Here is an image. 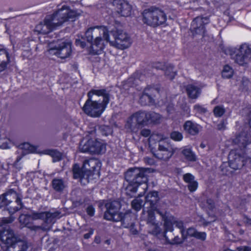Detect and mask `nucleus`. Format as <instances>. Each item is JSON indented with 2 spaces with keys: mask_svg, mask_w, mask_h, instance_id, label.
<instances>
[{
  "mask_svg": "<svg viewBox=\"0 0 251 251\" xmlns=\"http://www.w3.org/2000/svg\"><path fill=\"white\" fill-rule=\"evenodd\" d=\"M100 128L101 133L105 136H107L109 134H111L112 132L111 128L107 126H101Z\"/></svg>",
  "mask_w": 251,
  "mask_h": 251,
  "instance_id": "4c0bfd02",
  "label": "nucleus"
},
{
  "mask_svg": "<svg viewBox=\"0 0 251 251\" xmlns=\"http://www.w3.org/2000/svg\"><path fill=\"white\" fill-rule=\"evenodd\" d=\"M228 159L229 167L234 170H237L245 165L247 160H250V158L245 159L244 156L239 154L237 150H232L229 154Z\"/></svg>",
  "mask_w": 251,
  "mask_h": 251,
  "instance_id": "dca6fc26",
  "label": "nucleus"
},
{
  "mask_svg": "<svg viewBox=\"0 0 251 251\" xmlns=\"http://www.w3.org/2000/svg\"><path fill=\"white\" fill-rule=\"evenodd\" d=\"M143 196V194H140L139 196L133 200L131 202L132 208L137 211H139L143 206V201L140 198Z\"/></svg>",
  "mask_w": 251,
  "mask_h": 251,
  "instance_id": "cd10ccee",
  "label": "nucleus"
},
{
  "mask_svg": "<svg viewBox=\"0 0 251 251\" xmlns=\"http://www.w3.org/2000/svg\"><path fill=\"white\" fill-rule=\"evenodd\" d=\"M145 160L148 163H149L150 165H152V164H154V161L151 159H150V158L147 157V158H145Z\"/></svg>",
  "mask_w": 251,
  "mask_h": 251,
  "instance_id": "09e8293b",
  "label": "nucleus"
},
{
  "mask_svg": "<svg viewBox=\"0 0 251 251\" xmlns=\"http://www.w3.org/2000/svg\"><path fill=\"white\" fill-rule=\"evenodd\" d=\"M50 155L52 157V160L53 162L59 161L62 156L61 153L56 151H50Z\"/></svg>",
  "mask_w": 251,
  "mask_h": 251,
  "instance_id": "c9c22d12",
  "label": "nucleus"
},
{
  "mask_svg": "<svg viewBox=\"0 0 251 251\" xmlns=\"http://www.w3.org/2000/svg\"><path fill=\"white\" fill-rule=\"evenodd\" d=\"M13 200L19 206H16L9 209L10 213H13L17 211L21 207V200L20 195L13 189L9 190L4 195L0 196V207L8 205Z\"/></svg>",
  "mask_w": 251,
  "mask_h": 251,
  "instance_id": "4468645a",
  "label": "nucleus"
},
{
  "mask_svg": "<svg viewBox=\"0 0 251 251\" xmlns=\"http://www.w3.org/2000/svg\"><path fill=\"white\" fill-rule=\"evenodd\" d=\"M115 41L109 40L108 28L104 26H97L90 27L85 32V38L91 43V53L101 54L109 42L112 46L124 50L130 46L132 41L130 37L123 30H118L114 34Z\"/></svg>",
  "mask_w": 251,
  "mask_h": 251,
  "instance_id": "f257e3e1",
  "label": "nucleus"
},
{
  "mask_svg": "<svg viewBox=\"0 0 251 251\" xmlns=\"http://www.w3.org/2000/svg\"><path fill=\"white\" fill-rule=\"evenodd\" d=\"M237 251H251V249L247 247H242L238 248L237 249ZM225 251H236L231 249H227Z\"/></svg>",
  "mask_w": 251,
  "mask_h": 251,
  "instance_id": "37998d69",
  "label": "nucleus"
},
{
  "mask_svg": "<svg viewBox=\"0 0 251 251\" xmlns=\"http://www.w3.org/2000/svg\"><path fill=\"white\" fill-rule=\"evenodd\" d=\"M48 55L50 57L53 56L61 59L69 57L72 53V44L69 41H58L55 43L50 45Z\"/></svg>",
  "mask_w": 251,
  "mask_h": 251,
  "instance_id": "0eeeda50",
  "label": "nucleus"
},
{
  "mask_svg": "<svg viewBox=\"0 0 251 251\" xmlns=\"http://www.w3.org/2000/svg\"><path fill=\"white\" fill-rule=\"evenodd\" d=\"M194 109L196 112L199 113H204L206 111V108L202 105L200 104H196L194 106Z\"/></svg>",
  "mask_w": 251,
  "mask_h": 251,
  "instance_id": "a19ab883",
  "label": "nucleus"
},
{
  "mask_svg": "<svg viewBox=\"0 0 251 251\" xmlns=\"http://www.w3.org/2000/svg\"><path fill=\"white\" fill-rule=\"evenodd\" d=\"M159 200L158 193L156 191L149 193L146 197V203H150V209L146 211L144 210L142 213V219L151 224L154 228L151 232L153 234L157 235L160 231V228L155 221L154 211H156L161 216L164 214L163 212L159 210L155 206L156 203Z\"/></svg>",
  "mask_w": 251,
  "mask_h": 251,
  "instance_id": "20e7f679",
  "label": "nucleus"
},
{
  "mask_svg": "<svg viewBox=\"0 0 251 251\" xmlns=\"http://www.w3.org/2000/svg\"><path fill=\"white\" fill-rule=\"evenodd\" d=\"M108 104L102 102L93 101L88 99L83 107V111L88 115L92 117H98L105 110Z\"/></svg>",
  "mask_w": 251,
  "mask_h": 251,
  "instance_id": "ddd939ff",
  "label": "nucleus"
},
{
  "mask_svg": "<svg viewBox=\"0 0 251 251\" xmlns=\"http://www.w3.org/2000/svg\"><path fill=\"white\" fill-rule=\"evenodd\" d=\"M113 5L116 7V10L121 16L128 17L132 13L131 6L125 0H114Z\"/></svg>",
  "mask_w": 251,
  "mask_h": 251,
  "instance_id": "6ab92c4d",
  "label": "nucleus"
},
{
  "mask_svg": "<svg viewBox=\"0 0 251 251\" xmlns=\"http://www.w3.org/2000/svg\"><path fill=\"white\" fill-rule=\"evenodd\" d=\"M200 147L203 149L205 147V145L203 143H201L200 145Z\"/></svg>",
  "mask_w": 251,
  "mask_h": 251,
  "instance_id": "864d4df0",
  "label": "nucleus"
},
{
  "mask_svg": "<svg viewBox=\"0 0 251 251\" xmlns=\"http://www.w3.org/2000/svg\"><path fill=\"white\" fill-rule=\"evenodd\" d=\"M154 170L151 168H134L130 169L126 174L125 177L127 181H129L128 185L126 189L127 195L132 197L137 192V187L143 184V189L144 194L148 188L147 182L148 181V174L153 172Z\"/></svg>",
  "mask_w": 251,
  "mask_h": 251,
  "instance_id": "7ed1b4c3",
  "label": "nucleus"
},
{
  "mask_svg": "<svg viewBox=\"0 0 251 251\" xmlns=\"http://www.w3.org/2000/svg\"><path fill=\"white\" fill-rule=\"evenodd\" d=\"M244 84H245V85H247L248 84H249V80L248 79H247V78H244L243 79V84L244 85Z\"/></svg>",
  "mask_w": 251,
  "mask_h": 251,
  "instance_id": "3c124183",
  "label": "nucleus"
},
{
  "mask_svg": "<svg viewBox=\"0 0 251 251\" xmlns=\"http://www.w3.org/2000/svg\"><path fill=\"white\" fill-rule=\"evenodd\" d=\"M20 148L23 150L24 153L34 152L36 149L35 147L28 143H24L20 146Z\"/></svg>",
  "mask_w": 251,
  "mask_h": 251,
  "instance_id": "7c9ffc66",
  "label": "nucleus"
},
{
  "mask_svg": "<svg viewBox=\"0 0 251 251\" xmlns=\"http://www.w3.org/2000/svg\"><path fill=\"white\" fill-rule=\"evenodd\" d=\"M233 74V70L231 67L228 65H225L224 67L222 72V76L224 78H229Z\"/></svg>",
  "mask_w": 251,
  "mask_h": 251,
  "instance_id": "2f4dec72",
  "label": "nucleus"
},
{
  "mask_svg": "<svg viewBox=\"0 0 251 251\" xmlns=\"http://www.w3.org/2000/svg\"><path fill=\"white\" fill-rule=\"evenodd\" d=\"M185 110H186V114L187 115V116H189L190 111L189 108L188 107H187Z\"/></svg>",
  "mask_w": 251,
  "mask_h": 251,
  "instance_id": "603ef678",
  "label": "nucleus"
},
{
  "mask_svg": "<svg viewBox=\"0 0 251 251\" xmlns=\"http://www.w3.org/2000/svg\"><path fill=\"white\" fill-rule=\"evenodd\" d=\"M95 241H96V242L97 243H99V241L98 240V239H97V238H96V239H95Z\"/></svg>",
  "mask_w": 251,
  "mask_h": 251,
  "instance_id": "5fc2aeb1",
  "label": "nucleus"
},
{
  "mask_svg": "<svg viewBox=\"0 0 251 251\" xmlns=\"http://www.w3.org/2000/svg\"><path fill=\"white\" fill-rule=\"evenodd\" d=\"M187 236L194 237L198 239L204 240L206 239V234L204 232H198L194 228L191 227L188 228L186 231H185V235L183 237L186 238Z\"/></svg>",
  "mask_w": 251,
  "mask_h": 251,
  "instance_id": "4be33fe9",
  "label": "nucleus"
},
{
  "mask_svg": "<svg viewBox=\"0 0 251 251\" xmlns=\"http://www.w3.org/2000/svg\"><path fill=\"white\" fill-rule=\"evenodd\" d=\"M209 22L207 17H198L192 22L191 29L193 34H200L202 36L205 32L204 25Z\"/></svg>",
  "mask_w": 251,
  "mask_h": 251,
  "instance_id": "f3484780",
  "label": "nucleus"
},
{
  "mask_svg": "<svg viewBox=\"0 0 251 251\" xmlns=\"http://www.w3.org/2000/svg\"><path fill=\"white\" fill-rule=\"evenodd\" d=\"M80 14V11L63 5L53 14L46 16L44 20L36 26L35 31L38 33L48 34L65 22L75 20Z\"/></svg>",
  "mask_w": 251,
  "mask_h": 251,
  "instance_id": "f03ea898",
  "label": "nucleus"
},
{
  "mask_svg": "<svg viewBox=\"0 0 251 251\" xmlns=\"http://www.w3.org/2000/svg\"><path fill=\"white\" fill-rule=\"evenodd\" d=\"M94 95L102 97V102L108 104L109 101V95L105 89H92L88 93V99H92Z\"/></svg>",
  "mask_w": 251,
  "mask_h": 251,
  "instance_id": "aec40b11",
  "label": "nucleus"
},
{
  "mask_svg": "<svg viewBox=\"0 0 251 251\" xmlns=\"http://www.w3.org/2000/svg\"><path fill=\"white\" fill-rule=\"evenodd\" d=\"M136 115V120L137 121L139 126H145L149 124V116L148 112L145 111H139L134 113Z\"/></svg>",
  "mask_w": 251,
  "mask_h": 251,
  "instance_id": "393cba45",
  "label": "nucleus"
},
{
  "mask_svg": "<svg viewBox=\"0 0 251 251\" xmlns=\"http://www.w3.org/2000/svg\"><path fill=\"white\" fill-rule=\"evenodd\" d=\"M171 138L175 141H180L183 139V135L181 132L174 131L171 133Z\"/></svg>",
  "mask_w": 251,
  "mask_h": 251,
  "instance_id": "f704fd0d",
  "label": "nucleus"
},
{
  "mask_svg": "<svg viewBox=\"0 0 251 251\" xmlns=\"http://www.w3.org/2000/svg\"><path fill=\"white\" fill-rule=\"evenodd\" d=\"M148 116H149V124H158L162 120V117L158 113L152 112L148 113Z\"/></svg>",
  "mask_w": 251,
  "mask_h": 251,
  "instance_id": "c85d7f7f",
  "label": "nucleus"
},
{
  "mask_svg": "<svg viewBox=\"0 0 251 251\" xmlns=\"http://www.w3.org/2000/svg\"><path fill=\"white\" fill-rule=\"evenodd\" d=\"M184 181L189 184L191 182L195 181V177L193 175L190 173H187L183 175Z\"/></svg>",
  "mask_w": 251,
  "mask_h": 251,
  "instance_id": "58836bf2",
  "label": "nucleus"
},
{
  "mask_svg": "<svg viewBox=\"0 0 251 251\" xmlns=\"http://www.w3.org/2000/svg\"><path fill=\"white\" fill-rule=\"evenodd\" d=\"M218 128L219 129H223L225 128V125L224 123H222L218 125Z\"/></svg>",
  "mask_w": 251,
  "mask_h": 251,
  "instance_id": "8fccbe9b",
  "label": "nucleus"
},
{
  "mask_svg": "<svg viewBox=\"0 0 251 251\" xmlns=\"http://www.w3.org/2000/svg\"><path fill=\"white\" fill-rule=\"evenodd\" d=\"M137 233V231H135L134 233L136 234Z\"/></svg>",
  "mask_w": 251,
  "mask_h": 251,
  "instance_id": "13d9d810",
  "label": "nucleus"
},
{
  "mask_svg": "<svg viewBox=\"0 0 251 251\" xmlns=\"http://www.w3.org/2000/svg\"><path fill=\"white\" fill-rule=\"evenodd\" d=\"M162 217L164 221V226L166 231H173V226L175 224L178 228L180 229L182 236H184L185 230L183 229V224L181 221H176L173 216L167 215V213L164 214Z\"/></svg>",
  "mask_w": 251,
  "mask_h": 251,
  "instance_id": "a211bd4d",
  "label": "nucleus"
},
{
  "mask_svg": "<svg viewBox=\"0 0 251 251\" xmlns=\"http://www.w3.org/2000/svg\"><path fill=\"white\" fill-rule=\"evenodd\" d=\"M173 109L174 107L172 104H169L167 106V111L169 114L172 113V111H173Z\"/></svg>",
  "mask_w": 251,
  "mask_h": 251,
  "instance_id": "de8ad7c7",
  "label": "nucleus"
},
{
  "mask_svg": "<svg viewBox=\"0 0 251 251\" xmlns=\"http://www.w3.org/2000/svg\"><path fill=\"white\" fill-rule=\"evenodd\" d=\"M45 219V222L51 225L54 223L53 215L48 212L33 213L31 215H21L19 217V222L23 227H27L32 229H35L37 226L32 225L35 220Z\"/></svg>",
  "mask_w": 251,
  "mask_h": 251,
  "instance_id": "6e6552de",
  "label": "nucleus"
},
{
  "mask_svg": "<svg viewBox=\"0 0 251 251\" xmlns=\"http://www.w3.org/2000/svg\"><path fill=\"white\" fill-rule=\"evenodd\" d=\"M182 153L185 159L188 161H193L196 159L195 153L192 151L190 148H184L182 151Z\"/></svg>",
  "mask_w": 251,
  "mask_h": 251,
  "instance_id": "bb28decb",
  "label": "nucleus"
},
{
  "mask_svg": "<svg viewBox=\"0 0 251 251\" xmlns=\"http://www.w3.org/2000/svg\"><path fill=\"white\" fill-rule=\"evenodd\" d=\"M168 138L161 134H152L149 139L150 147H152L156 142L159 143L158 150L153 154L160 159L168 160L173 155V152L168 143Z\"/></svg>",
  "mask_w": 251,
  "mask_h": 251,
  "instance_id": "39448f33",
  "label": "nucleus"
},
{
  "mask_svg": "<svg viewBox=\"0 0 251 251\" xmlns=\"http://www.w3.org/2000/svg\"><path fill=\"white\" fill-rule=\"evenodd\" d=\"M94 233V229L91 228L89 230V232L88 233H86L84 235V237L85 239H88L90 237V236Z\"/></svg>",
  "mask_w": 251,
  "mask_h": 251,
  "instance_id": "a18cd8bd",
  "label": "nucleus"
},
{
  "mask_svg": "<svg viewBox=\"0 0 251 251\" xmlns=\"http://www.w3.org/2000/svg\"><path fill=\"white\" fill-rule=\"evenodd\" d=\"M86 211L88 215H89L90 216H93L95 214V209L91 205L89 206L87 208Z\"/></svg>",
  "mask_w": 251,
  "mask_h": 251,
  "instance_id": "79ce46f5",
  "label": "nucleus"
},
{
  "mask_svg": "<svg viewBox=\"0 0 251 251\" xmlns=\"http://www.w3.org/2000/svg\"><path fill=\"white\" fill-rule=\"evenodd\" d=\"M235 54L232 57L240 65H244L251 61V45L243 44L240 46L235 52Z\"/></svg>",
  "mask_w": 251,
  "mask_h": 251,
  "instance_id": "2eb2a0df",
  "label": "nucleus"
},
{
  "mask_svg": "<svg viewBox=\"0 0 251 251\" xmlns=\"http://www.w3.org/2000/svg\"><path fill=\"white\" fill-rule=\"evenodd\" d=\"M106 211L104 213V219L109 221L119 222L123 221L125 222L128 214L126 213L124 215L122 213H119V210L121 207L120 203L118 201L108 202L106 203Z\"/></svg>",
  "mask_w": 251,
  "mask_h": 251,
  "instance_id": "9d476101",
  "label": "nucleus"
},
{
  "mask_svg": "<svg viewBox=\"0 0 251 251\" xmlns=\"http://www.w3.org/2000/svg\"><path fill=\"white\" fill-rule=\"evenodd\" d=\"M141 134L144 137H148L151 134V131L148 129H143L141 131Z\"/></svg>",
  "mask_w": 251,
  "mask_h": 251,
  "instance_id": "c03bdc74",
  "label": "nucleus"
},
{
  "mask_svg": "<svg viewBox=\"0 0 251 251\" xmlns=\"http://www.w3.org/2000/svg\"><path fill=\"white\" fill-rule=\"evenodd\" d=\"M244 222L246 224V225L251 227V219H249L248 218H245Z\"/></svg>",
  "mask_w": 251,
  "mask_h": 251,
  "instance_id": "49530a36",
  "label": "nucleus"
},
{
  "mask_svg": "<svg viewBox=\"0 0 251 251\" xmlns=\"http://www.w3.org/2000/svg\"><path fill=\"white\" fill-rule=\"evenodd\" d=\"M131 79H132L131 78H130L129 81H131Z\"/></svg>",
  "mask_w": 251,
  "mask_h": 251,
  "instance_id": "4d7b16f0",
  "label": "nucleus"
},
{
  "mask_svg": "<svg viewBox=\"0 0 251 251\" xmlns=\"http://www.w3.org/2000/svg\"><path fill=\"white\" fill-rule=\"evenodd\" d=\"M52 186L55 191L61 192L65 189L66 184L62 179L56 178L52 180Z\"/></svg>",
  "mask_w": 251,
  "mask_h": 251,
  "instance_id": "a878e982",
  "label": "nucleus"
},
{
  "mask_svg": "<svg viewBox=\"0 0 251 251\" xmlns=\"http://www.w3.org/2000/svg\"><path fill=\"white\" fill-rule=\"evenodd\" d=\"M105 148L104 143L93 139H83L79 145V150L82 152L101 153L105 152Z\"/></svg>",
  "mask_w": 251,
  "mask_h": 251,
  "instance_id": "9b49d317",
  "label": "nucleus"
},
{
  "mask_svg": "<svg viewBox=\"0 0 251 251\" xmlns=\"http://www.w3.org/2000/svg\"><path fill=\"white\" fill-rule=\"evenodd\" d=\"M101 163L98 160L91 159L84 162L81 170L79 166L75 164L73 168L74 177L75 178H82L85 176L87 178L95 171H99Z\"/></svg>",
  "mask_w": 251,
  "mask_h": 251,
  "instance_id": "1a4fd4ad",
  "label": "nucleus"
},
{
  "mask_svg": "<svg viewBox=\"0 0 251 251\" xmlns=\"http://www.w3.org/2000/svg\"><path fill=\"white\" fill-rule=\"evenodd\" d=\"M143 22L148 25L155 27L164 24L167 17L159 8L152 7L144 10L142 13Z\"/></svg>",
  "mask_w": 251,
  "mask_h": 251,
  "instance_id": "423d86ee",
  "label": "nucleus"
},
{
  "mask_svg": "<svg viewBox=\"0 0 251 251\" xmlns=\"http://www.w3.org/2000/svg\"><path fill=\"white\" fill-rule=\"evenodd\" d=\"M165 73L170 79L174 78L176 74V71L174 70V68L171 65H169L167 67Z\"/></svg>",
  "mask_w": 251,
  "mask_h": 251,
  "instance_id": "72a5a7b5",
  "label": "nucleus"
},
{
  "mask_svg": "<svg viewBox=\"0 0 251 251\" xmlns=\"http://www.w3.org/2000/svg\"><path fill=\"white\" fill-rule=\"evenodd\" d=\"M213 112L216 117H221L224 114L225 110L223 107L217 106L214 108Z\"/></svg>",
  "mask_w": 251,
  "mask_h": 251,
  "instance_id": "e433bc0d",
  "label": "nucleus"
},
{
  "mask_svg": "<svg viewBox=\"0 0 251 251\" xmlns=\"http://www.w3.org/2000/svg\"><path fill=\"white\" fill-rule=\"evenodd\" d=\"M136 115L132 114L126 120L125 128L128 132H136L139 128V125L136 121Z\"/></svg>",
  "mask_w": 251,
  "mask_h": 251,
  "instance_id": "412c9836",
  "label": "nucleus"
},
{
  "mask_svg": "<svg viewBox=\"0 0 251 251\" xmlns=\"http://www.w3.org/2000/svg\"><path fill=\"white\" fill-rule=\"evenodd\" d=\"M160 95L162 103H165L163 99L166 97V92L163 90L154 87H148L146 88L143 95L140 98V102L142 105L152 104L155 102L154 97L157 98V96Z\"/></svg>",
  "mask_w": 251,
  "mask_h": 251,
  "instance_id": "f8f14e48",
  "label": "nucleus"
},
{
  "mask_svg": "<svg viewBox=\"0 0 251 251\" xmlns=\"http://www.w3.org/2000/svg\"><path fill=\"white\" fill-rule=\"evenodd\" d=\"M187 94L191 99H197L201 94V88L195 84L188 85L186 87Z\"/></svg>",
  "mask_w": 251,
  "mask_h": 251,
  "instance_id": "b1692460",
  "label": "nucleus"
},
{
  "mask_svg": "<svg viewBox=\"0 0 251 251\" xmlns=\"http://www.w3.org/2000/svg\"><path fill=\"white\" fill-rule=\"evenodd\" d=\"M240 234H243V233H244V231H243V230H240Z\"/></svg>",
  "mask_w": 251,
  "mask_h": 251,
  "instance_id": "6e6d98bb",
  "label": "nucleus"
},
{
  "mask_svg": "<svg viewBox=\"0 0 251 251\" xmlns=\"http://www.w3.org/2000/svg\"><path fill=\"white\" fill-rule=\"evenodd\" d=\"M10 142V140L6 135L0 132V148L2 149L9 148Z\"/></svg>",
  "mask_w": 251,
  "mask_h": 251,
  "instance_id": "c756f323",
  "label": "nucleus"
},
{
  "mask_svg": "<svg viewBox=\"0 0 251 251\" xmlns=\"http://www.w3.org/2000/svg\"><path fill=\"white\" fill-rule=\"evenodd\" d=\"M0 55H4L6 57L7 61L9 60V55L6 51L4 50H0ZM7 65V63L5 61H1L0 62V72L4 70Z\"/></svg>",
  "mask_w": 251,
  "mask_h": 251,
  "instance_id": "473e14b6",
  "label": "nucleus"
},
{
  "mask_svg": "<svg viewBox=\"0 0 251 251\" xmlns=\"http://www.w3.org/2000/svg\"><path fill=\"white\" fill-rule=\"evenodd\" d=\"M187 187L190 192H195L198 187V183L196 180H195L187 184Z\"/></svg>",
  "mask_w": 251,
  "mask_h": 251,
  "instance_id": "ea45409f",
  "label": "nucleus"
},
{
  "mask_svg": "<svg viewBox=\"0 0 251 251\" xmlns=\"http://www.w3.org/2000/svg\"><path fill=\"white\" fill-rule=\"evenodd\" d=\"M185 130L192 135L197 134L201 127L197 124L190 121H186L184 125Z\"/></svg>",
  "mask_w": 251,
  "mask_h": 251,
  "instance_id": "5701e85b",
  "label": "nucleus"
}]
</instances>
